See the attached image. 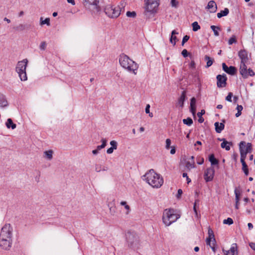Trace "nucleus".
I'll list each match as a JSON object with an SVG mask.
<instances>
[{"label":"nucleus","mask_w":255,"mask_h":255,"mask_svg":"<svg viewBox=\"0 0 255 255\" xmlns=\"http://www.w3.org/2000/svg\"><path fill=\"white\" fill-rule=\"evenodd\" d=\"M7 106V102L6 100L5 96L0 94V107H4Z\"/></svg>","instance_id":"b1692460"},{"label":"nucleus","mask_w":255,"mask_h":255,"mask_svg":"<svg viewBox=\"0 0 255 255\" xmlns=\"http://www.w3.org/2000/svg\"><path fill=\"white\" fill-rule=\"evenodd\" d=\"M27 63L28 60L27 59H24L22 61H18L15 68L16 72L18 74L19 77L21 81H26L27 79L26 73V68Z\"/></svg>","instance_id":"6e6552de"},{"label":"nucleus","mask_w":255,"mask_h":255,"mask_svg":"<svg viewBox=\"0 0 255 255\" xmlns=\"http://www.w3.org/2000/svg\"><path fill=\"white\" fill-rule=\"evenodd\" d=\"M100 0H83V4L86 7H90V5H93L97 11L101 10V6L98 5Z\"/></svg>","instance_id":"1a4fd4ad"},{"label":"nucleus","mask_w":255,"mask_h":255,"mask_svg":"<svg viewBox=\"0 0 255 255\" xmlns=\"http://www.w3.org/2000/svg\"><path fill=\"white\" fill-rule=\"evenodd\" d=\"M126 15L128 17H135L136 14L135 11H128L127 12Z\"/></svg>","instance_id":"a19ab883"},{"label":"nucleus","mask_w":255,"mask_h":255,"mask_svg":"<svg viewBox=\"0 0 255 255\" xmlns=\"http://www.w3.org/2000/svg\"><path fill=\"white\" fill-rule=\"evenodd\" d=\"M237 244H233L230 248V250L228 252L230 253L231 254L235 255V252L237 251Z\"/></svg>","instance_id":"2f4dec72"},{"label":"nucleus","mask_w":255,"mask_h":255,"mask_svg":"<svg viewBox=\"0 0 255 255\" xmlns=\"http://www.w3.org/2000/svg\"><path fill=\"white\" fill-rule=\"evenodd\" d=\"M32 25L30 23H20L14 27L15 30L17 31H27L31 29Z\"/></svg>","instance_id":"f8f14e48"},{"label":"nucleus","mask_w":255,"mask_h":255,"mask_svg":"<svg viewBox=\"0 0 255 255\" xmlns=\"http://www.w3.org/2000/svg\"><path fill=\"white\" fill-rule=\"evenodd\" d=\"M190 67L192 68H195V63L194 61H192L190 64Z\"/></svg>","instance_id":"e2e57ef3"},{"label":"nucleus","mask_w":255,"mask_h":255,"mask_svg":"<svg viewBox=\"0 0 255 255\" xmlns=\"http://www.w3.org/2000/svg\"><path fill=\"white\" fill-rule=\"evenodd\" d=\"M108 170V168L107 166H104L102 167V165L100 164H96L95 165V170L97 172H99L102 170V171H107Z\"/></svg>","instance_id":"cd10ccee"},{"label":"nucleus","mask_w":255,"mask_h":255,"mask_svg":"<svg viewBox=\"0 0 255 255\" xmlns=\"http://www.w3.org/2000/svg\"><path fill=\"white\" fill-rule=\"evenodd\" d=\"M149 109H150V105L149 104H147L146 106L145 110V113L146 114L149 113Z\"/></svg>","instance_id":"052dcab7"},{"label":"nucleus","mask_w":255,"mask_h":255,"mask_svg":"<svg viewBox=\"0 0 255 255\" xmlns=\"http://www.w3.org/2000/svg\"><path fill=\"white\" fill-rule=\"evenodd\" d=\"M46 43L45 41H43L41 43L40 45V49L42 50H44L46 48Z\"/></svg>","instance_id":"09e8293b"},{"label":"nucleus","mask_w":255,"mask_h":255,"mask_svg":"<svg viewBox=\"0 0 255 255\" xmlns=\"http://www.w3.org/2000/svg\"><path fill=\"white\" fill-rule=\"evenodd\" d=\"M196 100L195 97H192L190 100V111L192 115L195 116L196 114Z\"/></svg>","instance_id":"a211bd4d"},{"label":"nucleus","mask_w":255,"mask_h":255,"mask_svg":"<svg viewBox=\"0 0 255 255\" xmlns=\"http://www.w3.org/2000/svg\"><path fill=\"white\" fill-rule=\"evenodd\" d=\"M145 10L144 14L146 18H149L150 14H153L157 11L159 3L157 0H145Z\"/></svg>","instance_id":"423d86ee"},{"label":"nucleus","mask_w":255,"mask_h":255,"mask_svg":"<svg viewBox=\"0 0 255 255\" xmlns=\"http://www.w3.org/2000/svg\"><path fill=\"white\" fill-rule=\"evenodd\" d=\"M190 37L188 35H185L183 37L182 41V46H183L185 42H186L189 39Z\"/></svg>","instance_id":"a18cd8bd"},{"label":"nucleus","mask_w":255,"mask_h":255,"mask_svg":"<svg viewBox=\"0 0 255 255\" xmlns=\"http://www.w3.org/2000/svg\"><path fill=\"white\" fill-rule=\"evenodd\" d=\"M216 243L215 237L211 240V245L214 246Z\"/></svg>","instance_id":"0e129e2a"},{"label":"nucleus","mask_w":255,"mask_h":255,"mask_svg":"<svg viewBox=\"0 0 255 255\" xmlns=\"http://www.w3.org/2000/svg\"><path fill=\"white\" fill-rule=\"evenodd\" d=\"M119 62L121 66L129 72L136 74L138 65L127 55L123 53L120 55Z\"/></svg>","instance_id":"7ed1b4c3"},{"label":"nucleus","mask_w":255,"mask_h":255,"mask_svg":"<svg viewBox=\"0 0 255 255\" xmlns=\"http://www.w3.org/2000/svg\"><path fill=\"white\" fill-rule=\"evenodd\" d=\"M215 127V130L217 133H220L224 129L225 126L222 123H219L216 122L214 124Z\"/></svg>","instance_id":"412c9836"},{"label":"nucleus","mask_w":255,"mask_h":255,"mask_svg":"<svg viewBox=\"0 0 255 255\" xmlns=\"http://www.w3.org/2000/svg\"><path fill=\"white\" fill-rule=\"evenodd\" d=\"M181 54L183 57H186L188 55V52L186 49H184L182 50Z\"/></svg>","instance_id":"603ef678"},{"label":"nucleus","mask_w":255,"mask_h":255,"mask_svg":"<svg viewBox=\"0 0 255 255\" xmlns=\"http://www.w3.org/2000/svg\"><path fill=\"white\" fill-rule=\"evenodd\" d=\"M186 166L189 170H190L191 169L194 168V161H187Z\"/></svg>","instance_id":"72a5a7b5"},{"label":"nucleus","mask_w":255,"mask_h":255,"mask_svg":"<svg viewBox=\"0 0 255 255\" xmlns=\"http://www.w3.org/2000/svg\"><path fill=\"white\" fill-rule=\"evenodd\" d=\"M104 148V147H103V145H100L97 146L96 149H97L99 151V150H101L102 149H103Z\"/></svg>","instance_id":"338daca9"},{"label":"nucleus","mask_w":255,"mask_h":255,"mask_svg":"<svg viewBox=\"0 0 255 255\" xmlns=\"http://www.w3.org/2000/svg\"><path fill=\"white\" fill-rule=\"evenodd\" d=\"M221 141H223L221 144V147L225 148L226 150H230V145H232V143L227 141L225 138H222Z\"/></svg>","instance_id":"aec40b11"},{"label":"nucleus","mask_w":255,"mask_h":255,"mask_svg":"<svg viewBox=\"0 0 255 255\" xmlns=\"http://www.w3.org/2000/svg\"><path fill=\"white\" fill-rule=\"evenodd\" d=\"M101 141L102 142V145H103V147H105L107 145V139L105 138H102L101 139Z\"/></svg>","instance_id":"6e6d98bb"},{"label":"nucleus","mask_w":255,"mask_h":255,"mask_svg":"<svg viewBox=\"0 0 255 255\" xmlns=\"http://www.w3.org/2000/svg\"><path fill=\"white\" fill-rule=\"evenodd\" d=\"M214 237H215V236L213 230L209 228L208 238L206 239V243L207 245H210L211 240L212 238H214Z\"/></svg>","instance_id":"4be33fe9"},{"label":"nucleus","mask_w":255,"mask_h":255,"mask_svg":"<svg viewBox=\"0 0 255 255\" xmlns=\"http://www.w3.org/2000/svg\"><path fill=\"white\" fill-rule=\"evenodd\" d=\"M125 3L123 2L121 5L117 6H113L111 5H107L105 9V12L106 14L111 18H117L121 14L122 9L124 8Z\"/></svg>","instance_id":"39448f33"},{"label":"nucleus","mask_w":255,"mask_h":255,"mask_svg":"<svg viewBox=\"0 0 255 255\" xmlns=\"http://www.w3.org/2000/svg\"><path fill=\"white\" fill-rule=\"evenodd\" d=\"M206 8L209 9L210 12H215L217 9V6L214 0H210Z\"/></svg>","instance_id":"6ab92c4d"},{"label":"nucleus","mask_w":255,"mask_h":255,"mask_svg":"<svg viewBox=\"0 0 255 255\" xmlns=\"http://www.w3.org/2000/svg\"><path fill=\"white\" fill-rule=\"evenodd\" d=\"M209 160L211 162L212 165H217L219 163V161L217 159L213 154H211L209 156Z\"/></svg>","instance_id":"393cba45"},{"label":"nucleus","mask_w":255,"mask_h":255,"mask_svg":"<svg viewBox=\"0 0 255 255\" xmlns=\"http://www.w3.org/2000/svg\"><path fill=\"white\" fill-rule=\"evenodd\" d=\"M229 13V10L228 8H225L223 10H221L217 13V17L221 18L223 16L227 15Z\"/></svg>","instance_id":"a878e982"},{"label":"nucleus","mask_w":255,"mask_h":255,"mask_svg":"<svg viewBox=\"0 0 255 255\" xmlns=\"http://www.w3.org/2000/svg\"><path fill=\"white\" fill-rule=\"evenodd\" d=\"M234 223L233 220L231 218H228L227 219H225L223 221L224 224H228L229 225L233 224Z\"/></svg>","instance_id":"58836bf2"},{"label":"nucleus","mask_w":255,"mask_h":255,"mask_svg":"<svg viewBox=\"0 0 255 255\" xmlns=\"http://www.w3.org/2000/svg\"><path fill=\"white\" fill-rule=\"evenodd\" d=\"M245 160H243V159L241 160V162L242 164V170L243 171L248 169V165L246 164V163Z\"/></svg>","instance_id":"79ce46f5"},{"label":"nucleus","mask_w":255,"mask_h":255,"mask_svg":"<svg viewBox=\"0 0 255 255\" xmlns=\"http://www.w3.org/2000/svg\"><path fill=\"white\" fill-rule=\"evenodd\" d=\"M245 150L246 152L251 153L252 151V144L251 143H246Z\"/></svg>","instance_id":"e433bc0d"},{"label":"nucleus","mask_w":255,"mask_h":255,"mask_svg":"<svg viewBox=\"0 0 255 255\" xmlns=\"http://www.w3.org/2000/svg\"><path fill=\"white\" fill-rule=\"evenodd\" d=\"M178 218V215L174 213L173 209H166L163 212L162 220L164 224L168 226L175 222Z\"/></svg>","instance_id":"0eeeda50"},{"label":"nucleus","mask_w":255,"mask_h":255,"mask_svg":"<svg viewBox=\"0 0 255 255\" xmlns=\"http://www.w3.org/2000/svg\"><path fill=\"white\" fill-rule=\"evenodd\" d=\"M192 27H193V30L194 31H197L199 29H200V26L198 24V22L197 21L194 22L192 24Z\"/></svg>","instance_id":"f704fd0d"},{"label":"nucleus","mask_w":255,"mask_h":255,"mask_svg":"<svg viewBox=\"0 0 255 255\" xmlns=\"http://www.w3.org/2000/svg\"><path fill=\"white\" fill-rule=\"evenodd\" d=\"M178 1H177L176 0H171V4L172 6L173 7H177V5L178 4Z\"/></svg>","instance_id":"864d4df0"},{"label":"nucleus","mask_w":255,"mask_h":255,"mask_svg":"<svg viewBox=\"0 0 255 255\" xmlns=\"http://www.w3.org/2000/svg\"><path fill=\"white\" fill-rule=\"evenodd\" d=\"M121 205L125 206V209L128 210L127 213H128L130 210V207L128 205H127V202L126 201H122L121 202Z\"/></svg>","instance_id":"37998d69"},{"label":"nucleus","mask_w":255,"mask_h":255,"mask_svg":"<svg viewBox=\"0 0 255 255\" xmlns=\"http://www.w3.org/2000/svg\"><path fill=\"white\" fill-rule=\"evenodd\" d=\"M110 144L112 146L111 147H112L114 149H116L117 148L118 143L116 141H115V140L111 141L110 142Z\"/></svg>","instance_id":"c03bdc74"},{"label":"nucleus","mask_w":255,"mask_h":255,"mask_svg":"<svg viewBox=\"0 0 255 255\" xmlns=\"http://www.w3.org/2000/svg\"><path fill=\"white\" fill-rule=\"evenodd\" d=\"M177 40V38L176 36L174 35H171L170 38V42L171 43L173 44V45L176 44V40Z\"/></svg>","instance_id":"ea45409f"},{"label":"nucleus","mask_w":255,"mask_h":255,"mask_svg":"<svg viewBox=\"0 0 255 255\" xmlns=\"http://www.w3.org/2000/svg\"><path fill=\"white\" fill-rule=\"evenodd\" d=\"M114 149L112 147H110L107 150V153L108 154H111L113 152Z\"/></svg>","instance_id":"4d7b16f0"},{"label":"nucleus","mask_w":255,"mask_h":255,"mask_svg":"<svg viewBox=\"0 0 255 255\" xmlns=\"http://www.w3.org/2000/svg\"><path fill=\"white\" fill-rule=\"evenodd\" d=\"M199 200L198 199H196L194 204L193 210L197 218H198V213L197 209V208H199Z\"/></svg>","instance_id":"c85d7f7f"},{"label":"nucleus","mask_w":255,"mask_h":255,"mask_svg":"<svg viewBox=\"0 0 255 255\" xmlns=\"http://www.w3.org/2000/svg\"><path fill=\"white\" fill-rule=\"evenodd\" d=\"M5 125L7 128H11L12 129H15L16 127V124H14L12 120L10 118L7 120Z\"/></svg>","instance_id":"5701e85b"},{"label":"nucleus","mask_w":255,"mask_h":255,"mask_svg":"<svg viewBox=\"0 0 255 255\" xmlns=\"http://www.w3.org/2000/svg\"><path fill=\"white\" fill-rule=\"evenodd\" d=\"M205 113V111L204 110H201V112H198L197 113V116L198 117H202V116Z\"/></svg>","instance_id":"13d9d810"},{"label":"nucleus","mask_w":255,"mask_h":255,"mask_svg":"<svg viewBox=\"0 0 255 255\" xmlns=\"http://www.w3.org/2000/svg\"><path fill=\"white\" fill-rule=\"evenodd\" d=\"M238 55L241 60V64L247 63L248 61V52L244 49L240 50L238 53Z\"/></svg>","instance_id":"2eb2a0df"},{"label":"nucleus","mask_w":255,"mask_h":255,"mask_svg":"<svg viewBox=\"0 0 255 255\" xmlns=\"http://www.w3.org/2000/svg\"><path fill=\"white\" fill-rule=\"evenodd\" d=\"M182 193H183L182 190L180 189H178V191H177V194L176 195L177 198H179Z\"/></svg>","instance_id":"5fc2aeb1"},{"label":"nucleus","mask_w":255,"mask_h":255,"mask_svg":"<svg viewBox=\"0 0 255 255\" xmlns=\"http://www.w3.org/2000/svg\"><path fill=\"white\" fill-rule=\"evenodd\" d=\"M217 87L219 88H223L226 87L227 85V78L226 74L218 75L217 76Z\"/></svg>","instance_id":"9d476101"},{"label":"nucleus","mask_w":255,"mask_h":255,"mask_svg":"<svg viewBox=\"0 0 255 255\" xmlns=\"http://www.w3.org/2000/svg\"><path fill=\"white\" fill-rule=\"evenodd\" d=\"M245 147L246 142L244 141H241L239 144L240 151L241 154V160H245L247 154L248 153V152H246Z\"/></svg>","instance_id":"4468645a"},{"label":"nucleus","mask_w":255,"mask_h":255,"mask_svg":"<svg viewBox=\"0 0 255 255\" xmlns=\"http://www.w3.org/2000/svg\"><path fill=\"white\" fill-rule=\"evenodd\" d=\"M243 106L241 105H238L237 107V110L238 111L241 112L243 110Z\"/></svg>","instance_id":"680f3d73"},{"label":"nucleus","mask_w":255,"mask_h":255,"mask_svg":"<svg viewBox=\"0 0 255 255\" xmlns=\"http://www.w3.org/2000/svg\"><path fill=\"white\" fill-rule=\"evenodd\" d=\"M211 28L213 31L214 35L215 36H218L219 35V33L218 31V30H220V28L219 26L211 25Z\"/></svg>","instance_id":"7c9ffc66"},{"label":"nucleus","mask_w":255,"mask_h":255,"mask_svg":"<svg viewBox=\"0 0 255 255\" xmlns=\"http://www.w3.org/2000/svg\"><path fill=\"white\" fill-rule=\"evenodd\" d=\"M246 63L240 64V73L242 77L246 79L248 78V69L246 66Z\"/></svg>","instance_id":"dca6fc26"},{"label":"nucleus","mask_w":255,"mask_h":255,"mask_svg":"<svg viewBox=\"0 0 255 255\" xmlns=\"http://www.w3.org/2000/svg\"><path fill=\"white\" fill-rule=\"evenodd\" d=\"M248 74V77L250 76H253L255 75V72L253 71V70L250 68H249V69H248V73H247Z\"/></svg>","instance_id":"8fccbe9b"},{"label":"nucleus","mask_w":255,"mask_h":255,"mask_svg":"<svg viewBox=\"0 0 255 255\" xmlns=\"http://www.w3.org/2000/svg\"><path fill=\"white\" fill-rule=\"evenodd\" d=\"M222 68L225 72L231 75H234L237 71V69L235 67L233 66L228 67L225 63H222Z\"/></svg>","instance_id":"ddd939ff"},{"label":"nucleus","mask_w":255,"mask_h":255,"mask_svg":"<svg viewBox=\"0 0 255 255\" xmlns=\"http://www.w3.org/2000/svg\"><path fill=\"white\" fill-rule=\"evenodd\" d=\"M232 97L233 93L231 92L229 93L228 96L226 97V100H227L228 102H231Z\"/></svg>","instance_id":"49530a36"},{"label":"nucleus","mask_w":255,"mask_h":255,"mask_svg":"<svg viewBox=\"0 0 255 255\" xmlns=\"http://www.w3.org/2000/svg\"><path fill=\"white\" fill-rule=\"evenodd\" d=\"M126 244L131 250H136L139 247V239L137 234L134 232L128 231L126 234Z\"/></svg>","instance_id":"20e7f679"},{"label":"nucleus","mask_w":255,"mask_h":255,"mask_svg":"<svg viewBox=\"0 0 255 255\" xmlns=\"http://www.w3.org/2000/svg\"><path fill=\"white\" fill-rule=\"evenodd\" d=\"M249 246L251 247L252 249L255 251V243H250L249 244Z\"/></svg>","instance_id":"bf43d9fd"},{"label":"nucleus","mask_w":255,"mask_h":255,"mask_svg":"<svg viewBox=\"0 0 255 255\" xmlns=\"http://www.w3.org/2000/svg\"><path fill=\"white\" fill-rule=\"evenodd\" d=\"M204 60L207 61V64L206 66V68H209L213 64L214 60L209 56L205 55L204 57Z\"/></svg>","instance_id":"bb28decb"},{"label":"nucleus","mask_w":255,"mask_h":255,"mask_svg":"<svg viewBox=\"0 0 255 255\" xmlns=\"http://www.w3.org/2000/svg\"><path fill=\"white\" fill-rule=\"evenodd\" d=\"M235 193L236 195V203H238L239 202L240 198H239V194L238 193L237 190H235Z\"/></svg>","instance_id":"3c124183"},{"label":"nucleus","mask_w":255,"mask_h":255,"mask_svg":"<svg viewBox=\"0 0 255 255\" xmlns=\"http://www.w3.org/2000/svg\"><path fill=\"white\" fill-rule=\"evenodd\" d=\"M144 180L152 187L159 188L163 183L162 177L155 172L153 169H150L143 176Z\"/></svg>","instance_id":"f03ea898"},{"label":"nucleus","mask_w":255,"mask_h":255,"mask_svg":"<svg viewBox=\"0 0 255 255\" xmlns=\"http://www.w3.org/2000/svg\"><path fill=\"white\" fill-rule=\"evenodd\" d=\"M12 229L10 224H5L1 229L0 233V246L7 250L11 247L12 242Z\"/></svg>","instance_id":"f257e3e1"},{"label":"nucleus","mask_w":255,"mask_h":255,"mask_svg":"<svg viewBox=\"0 0 255 255\" xmlns=\"http://www.w3.org/2000/svg\"><path fill=\"white\" fill-rule=\"evenodd\" d=\"M171 140L169 138L166 139V148L169 149L170 147Z\"/></svg>","instance_id":"de8ad7c7"},{"label":"nucleus","mask_w":255,"mask_h":255,"mask_svg":"<svg viewBox=\"0 0 255 255\" xmlns=\"http://www.w3.org/2000/svg\"><path fill=\"white\" fill-rule=\"evenodd\" d=\"M40 24H47V25H50V18H46L44 20H42V17L40 18Z\"/></svg>","instance_id":"c9c22d12"},{"label":"nucleus","mask_w":255,"mask_h":255,"mask_svg":"<svg viewBox=\"0 0 255 255\" xmlns=\"http://www.w3.org/2000/svg\"><path fill=\"white\" fill-rule=\"evenodd\" d=\"M215 173V170L213 167L207 168L204 173V179L208 182L213 180Z\"/></svg>","instance_id":"9b49d317"},{"label":"nucleus","mask_w":255,"mask_h":255,"mask_svg":"<svg viewBox=\"0 0 255 255\" xmlns=\"http://www.w3.org/2000/svg\"><path fill=\"white\" fill-rule=\"evenodd\" d=\"M186 92L185 91H183L180 97L178 99L177 104L179 106V107L182 109L184 107V102L186 99Z\"/></svg>","instance_id":"f3484780"},{"label":"nucleus","mask_w":255,"mask_h":255,"mask_svg":"<svg viewBox=\"0 0 255 255\" xmlns=\"http://www.w3.org/2000/svg\"><path fill=\"white\" fill-rule=\"evenodd\" d=\"M237 41V40H236V37L235 36V35H233L229 40L228 41V44L229 45H232L233 44V43H236Z\"/></svg>","instance_id":"4c0bfd02"},{"label":"nucleus","mask_w":255,"mask_h":255,"mask_svg":"<svg viewBox=\"0 0 255 255\" xmlns=\"http://www.w3.org/2000/svg\"><path fill=\"white\" fill-rule=\"evenodd\" d=\"M176 152V149L175 148V147H173L171 148V150H170V153L171 154H174Z\"/></svg>","instance_id":"69168bd1"},{"label":"nucleus","mask_w":255,"mask_h":255,"mask_svg":"<svg viewBox=\"0 0 255 255\" xmlns=\"http://www.w3.org/2000/svg\"><path fill=\"white\" fill-rule=\"evenodd\" d=\"M183 123L184 124L190 126L193 124V120L191 118H188L186 119H183Z\"/></svg>","instance_id":"473e14b6"},{"label":"nucleus","mask_w":255,"mask_h":255,"mask_svg":"<svg viewBox=\"0 0 255 255\" xmlns=\"http://www.w3.org/2000/svg\"><path fill=\"white\" fill-rule=\"evenodd\" d=\"M44 153L47 158L49 160L52 159L53 157V151L51 150H49L48 151H45L44 152Z\"/></svg>","instance_id":"c756f323"},{"label":"nucleus","mask_w":255,"mask_h":255,"mask_svg":"<svg viewBox=\"0 0 255 255\" xmlns=\"http://www.w3.org/2000/svg\"><path fill=\"white\" fill-rule=\"evenodd\" d=\"M248 228L249 230H251L253 228V225L252 223H249L248 224Z\"/></svg>","instance_id":"774afa93"}]
</instances>
